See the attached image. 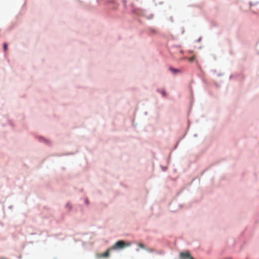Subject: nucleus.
Segmentation results:
<instances>
[{
  "label": "nucleus",
  "mask_w": 259,
  "mask_h": 259,
  "mask_svg": "<svg viewBox=\"0 0 259 259\" xmlns=\"http://www.w3.org/2000/svg\"><path fill=\"white\" fill-rule=\"evenodd\" d=\"M112 249H110V248L108 249L106 251L103 253L97 255L98 258L107 257L109 256V252Z\"/></svg>",
  "instance_id": "nucleus-2"
},
{
  "label": "nucleus",
  "mask_w": 259,
  "mask_h": 259,
  "mask_svg": "<svg viewBox=\"0 0 259 259\" xmlns=\"http://www.w3.org/2000/svg\"><path fill=\"white\" fill-rule=\"evenodd\" d=\"M8 45L6 43L4 44V50L5 51H6L7 50Z\"/></svg>",
  "instance_id": "nucleus-4"
},
{
  "label": "nucleus",
  "mask_w": 259,
  "mask_h": 259,
  "mask_svg": "<svg viewBox=\"0 0 259 259\" xmlns=\"http://www.w3.org/2000/svg\"><path fill=\"white\" fill-rule=\"evenodd\" d=\"M174 73H176L177 72H178V70L177 69H170Z\"/></svg>",
  "instance_id": "nucleus-6"
},
{
  "label": "nucleus",
  "mask_w": 259,
  "mask_h": 259,
  "mask_svg": "<svg viewBox=\"0 0 259 259\" xmlns=\"http://www.w3.org/2000/svg\"><path fill=\"white\" fill-rule=\"evenodd\" d=\"M130 243H125L123 240H119L116 242L113 246L110 247V249H122L125 247L130 246Z\"/></svg>",
  "instance_id": "nucleus-1"
},
{
  "label": "nucleus",
  "mask_w": 259,
  "mask_h": 259,
  "mask_svg": "<svg viewBox=\"0 0 259 259\" xmlns=\"http://www.w3.org/2000/svg\"><path fill=\"white\" fill-rule=\"evenodd\" d=\"M180 53H183V51L181 50V51H180Z\"/></svg>",
  "instance_id": "nucleus-7"
},
{
  "label": "nucleus",
  "mask_w": 259,
  "mask_h": 259,
  "mask_svg": "<svg viewBox=\"0 0 259 259\" xmlns=\"http://www.w3.org/2000/svg\"><path fill=\"white\" fill-rule=\"evenodd\" d=\"M189 59L190 62H193L195 60V57L193 56V57L190 58Z\"/></svg>",
  "instance_id": "nucleus-5"
},
{
  "label": "nucleus",
  "mask_w": 259,
  "mask_h": 259,
  "mask_svg": "<svg viewBox=\"0 0 259 259\" xmlns=\"http://www.w3.org/2000/svg\"><path fill=\"white\" fill-rule=\"evenodd\" d=\"M138 245L142 249H147L143 243H139Z\"/></svg>",
  "instance_id": "nucleus-3"
}]
</instances>
